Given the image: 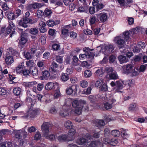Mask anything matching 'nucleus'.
<instances>
[{
  "instance_id": "19",
  "label": "nucleus",
  "mask_w": 147,
  "mask_h": 147,
  "mask_svg": "<svg viewBox=\"0 0 147 147\" xmlns=\"http://www.w3.org/2000/svg\"><path fill=\"white\" fill-rule=\"evenodd\" d=\"M118 59L121 64L125 63L129 61V59L125 56L121 55L118 57Z\"/></svg>"
},
{
  "instance_id": "58",
  "label": "nucleus",
  "mask_w": 147,
  "mask_h": 147,
  "mask_svg": "<svg viewBox=\"0 0 147 147\" xmlns=\"http://www.w3.org/2000/svg\"><path fill=\"white\" fill-rule=\"evenodd\" d=\"M54 21L53 20H49L47 22V25L49 27H52L55 25Z\"/></svg>"
},
{
  "instance_id": "49",
  "label": "nucleus",
  "mask_w": 147,
  "mask_h": 147,
  "mask_svg": "<svg viewBox=\"0 0 147 147\" xmlns=\"http://www.w3.org/2000/svg\"><path fill=\"white\" fill-rule=\"evenodd\" d=\"M72 105L73 107H76L80 106L79 100H74L72 102Z\"/></svg>"
},
{
  "instance_id": "41",
  "label": "nucleus",
  "mask_w": 147,
  "mask_h": 147,
  "mask_svg": "<svg viewBox=\"0 0 147 147\" xmlns=\"http://www.w3.org/2000/svg\"><path fill=\"white\" fill-rule=\"evenodd\" d=\"M123 36H122L123 39H124L125 40H127L129 39L130 38L129 36V33L128 31H125V32H123Z\"/></svg>"
},
{
  "instance_id": "50",
  "label": "nucleus",
  "mask_w": 147,
  "mask_h": 147,
  "mask_svg": "<svg viewBox=\"0 0 147 147\" xmlns=\"http://www.w3.org/2000/svg\"><path fill=\"white\" fill-rule=\"evenodd\" d=\"M80 86L82 88H84L88 86V82L85 80H82L80 83Z\"/></svg>"
},
{
  "instance_id": "42",
  "label": "nucleus",
  "mask_w": 147,
  "mask_h": 147,
  "mask_svg": "<svg viewBox=\"0 0 147 147\" xmlns=\"http://www.w3.org/2000/svg\"><path fill=\"white\" fill-rule=\"evenodd\" d=\"M111 133L112 135L115 137L119 136L121 133L120 131L116 129L112 130Z\"/></svg>"
},
{
  "instance_id": "12",
  "label": "nucleus",
  "mask_w": 147,
  "mask_h": 147,
  "mask_svg": "<svg viewBox=\"0 0 147 147\" xmlns=\"http://www.w3.org/2000/svg\"><path fill=\"white\" fill-rule=\"evenodd\" d=\"M7 54L11 56H16L17 57L19 56L18 53L14 49L10 47L7 50Z\"/></svg>"
},
{
  "instance_id": "2",
  "label": "nucleus",
  "mask_w": 147,
  "mask_h": 147,
  "mask_svg": "<svg viewBox=\"0 0 147 147\" xmlns=\"http://www.w3.org/2000/svg\"><path fill=\"white\" fill-rule=\"evenodd\" d=\"M37 83L36 81L31 82H24L23 83V85L27 89H30L32 90L33 92L35 93L37 92L36 86Z\"/></svg>"
},
{
  "instance_id": "60",
  "label": "nucleus",
  "mask_w": 147,
  "mask_h": 147,
  "mask_svg": "<svg viewBox=\"0 0 147 147\" xmlns=\"http://www.w3.org/2000/svg\"><path fill=\"white\" fill-rule=\"evenodd\" d=\"M100 89L101 91H107L108 90V88L107 85L106 84H104L102 85Z\"/></svg>"
},
{
  "instance_id": "55",
  "label": "nucleus",
  "mask_w": 147,
  "mask_h": 147,
  "mask_svg": "<svg viewBox=\"0 0 147 147\" xmlns=\"http://www.w3.org/2000/svg\"><path fill=\"white\" fill-rule=\"evenodd\" d=\"M38 32L37 29L35 28H32L30 30V33L31 34L35 35L37 34Z\"/></svg>"
},
{
  "instance_id": "29",
  "label": "nucleus",
  "mask_w": 147,
  "mask_h": 147,
  "mask_svg": "<svg viewBox=\"0 0 147 147\" xmlns=\"http://www.w3.org/2000/svg\"><path fill=\"white\" fill-rule=\"evenodd\" d=\"M15 136L16 138L19 139H22V131L20 130H15L14 131Z\"/></svg>"
},
{
  "instance_id": "56",
  "label": "nucleus",
  "mask_w": 147,
  "mask_h": 147,
  "mask_svg": "<svg viewBox=\"0 0 147 147\" xmlns=\"http://www.w3.org/2000/svg\"><path fill=\"white\" fill-rule=\"evenodd\" d=\"M30 74V71L29 70L24 69L21 75L23 76H27Z\"/></svg>"
},
{
  "instance_id": "33",
  "label": "nucleus",
  "mask_w": 147,
  "mask_h": 147,
  "mask_svg": "<svg viewBox=\"0 0 147 147\" xmlns=\"http://www.w3.org/2000/svg\"><path fill=\"white\" fill-rule=\"evenodd\" d=\"M65 126L66 128L67 129H70L74 127L72 122L69 120H67L65 122Z\"/></svg>"
},
{
  "instance_id": "38",
  "label": "nucleus",
  "mask_w": 147,
  "mask_h": 147,
  "mask_svg": "<svg viewBox=\"0 0 147 147\" xmlns=\"http://www.w3.org/2000/svg\"><path fill=\"white\" fill-rule=\"evenodd\" d=\"M106 72L107 74V76L113 72V69L112 67H108L105 68Z\"/></svg>"
},
{
  "instance_id": "6",
  "label": "nucleus",
  "mask_w": 147,
  "mask_h": 147,
  "mask_svg": "<svg viewBox=\"0 0 147 147\" xmlns=\"http://www.w3.org/2000/svg\"><path fill=\"white\" fill-rule=\"evenodd\" d=\"M30 19L29 17H23V20L19 21L18 25L24 28L27 27L28 26V24L30 21Z\"/></svg>"
},
{
  "instance_id": "31",
  "label": "nucleus",
  "mask_w": 147,
  "mask_h": 147,
  "mask_svg": "<svg viewBox=\"0 0 147 147\" xmlns=\"http://www.w3.org/2000/svg\"><path fill=\"white\" fill-rule=\"evenodd\" d=\"M87 9L86 7L79 6L78 8L77 11L80 13L86 12Z\"/></svg>"
},
{
  "instance_id": "61",
  "label": "nucleus",
  "mask_w": 147,
  "mask_h": 147,
  "mask_svg": "<svg viewBox=\"0 0 147 147\" xmlns=\"http://www.w3.org/2000/svg\"><path fill=\"white\" fill-rule=\"evenodd\" d=\"M56 31L54 29H50L48 31V33L49 35L53 36L56 33Z\"/></svg>"
},
{
  "instance_id": "27",
  "label": "nucleus",
  "mask_w": 147,
  "mask_h": 147,
  "mask_svg": "<svg viewBox=\"0 0 147 147\" xmlns=\"http://www.w3.org/2000/svg\"><path fill=\"white\" fill-rule=\"evenodd\" d=\"M22 91V90L20 88L18 87L15 88L13 90V92L14 95L18 96L20 95Z\"/></svg>"
},
{
  "instance_id": "47",
  "label": "nucleus",
  "mask_w": 147,
  "mask_h": 147,
  "mask_svg": "<svg viewBox=\"0 0 147 147\" xmlns=\"http://www.w3.org/2000/svg\"><path fill=\"white\" fill-rule=\"evenodd\" d=\"M95 16H92L90 19V24L91 25L94 24L96 20Z\"/></svg>"
},
{
  "instance_id": "34",
  "label": "nucleus",
  "mask_w": 147,
  "mask_h": 147,
  "mask_svg": "<svg viewBox=\"0 0 147 147\" xmlns=\"http://www.w3.org/2000/svg\"><path fill=\"white\" fill-rule=\"evenodd\" d=\"M108 77L111 79H117L118 78V76L116 72H113L108 76Z\"/></svg>"
},
{
  "instance_id": "17",
  "label": "nucleus",
  "mask_w": 147,
  "mask_h": 147,
  "mask_svg": "<svg viewBox=\"0 0 147 147\" xmlns=\"http://www.w3.org/2000/svg\"><path fill=\"white\" fill-rule=\"evenodd\" d=\"M24 63H21L20 64L18 65L16 68V71L17 74H21L24 69Z\"/></svg>"
},
{
  "instance_id": "4",
  "label": "nucleus",
  "mask_w": 147,
  "mask_h": 147,
  "mask_svg": "<svg viewBox=\"0 0 147 147\" xmlns=\"http://www.w3.org/2000/svg\"><path fill=\"white\" fill-rule=\"evenodd\" d=\"M51 125L48 122H44L41 126V129L43 133L44 136L48 134L50 132V129Z\"/></svg>"
},
{
  "instance_id": "40",
  "label": "nucleus",
  "mask_w": 147,
  "mask_h": 147,
  "mask_svg": "<svg viewBox=\"0 0 147 147\" xmlns=\"http://www.w3.org/2000/svg\"><path fill=\"white\" fill-rule=\"evenodd\" d=\"M92 89L91 87H89L87 89H84L82 92V94L86 95L89 94L91 93Z\"/></svg>"
},
{
  "instance_id": "32",
  "label": "nucleus",
  "mask_w": 147,
  "mask_h": 147,
  "mask_svg": "<svg viewBox=\"0 0 147 147\" xmlns=\"http://www.w3.org/2000/svg\"><path fill=\"white\" fill-rule=\"evenodd\" d=\"M73 61L71 64L74 66L78 65L79 63L78 62L79 60L78 57L76 56H74L73 57Z\"/></svg>"
},
{
  "instance_id": "21",
  "label": "nucleus",
  "mask_w": 147,
  "mask_h": 147,
  "mask_svg": "<svg viewBox=\"0 0 147 147\" xmlns=\"http://www.w3.org/2000/svg\"><path fill=\"white\" fill-rule=\"evenodd\" d=\"M69 130L68 133L67 134L69 137H70L71 138V141L73 140L74 138V136L75 135L76 133V130L73 127L70 129Z\"/></svg>"
},
{
  "instance_id": "39",
  "label": "nucleus",
  "mask_w": 147,
  "mask_h": 147,
  "mask_svg": "<svg viewBox=\"0 0 147 147\" xmlns=\"http://www.w3.org/2000/svg\"><path fill=\"white\" fill-rule=\"evenodd\" d=\"M44 16L48 17L51 16L52 12L51 10L46 8L44 12Z\"/></svg>"
},
{
  "instance_id": "24",
  "label": "nucleus",
  "mask_w": 147,
  "mask_h": 147,
  "mask_svg": "<svg viewBox=\"0 0 147 147\" xmlns=\"http://www.w3.org/2000/svg\"><path fill=\"white\" fill-rule=\"evenodd\" d=\"M101 145H102V143L98 140L91 142L90 144V146L92 147H96Z\"/></svg>"
},
{
  "instance_id": "7",
  "label": "nucleus",
  "mask_w": 147,
  "mask_h": 147,
  "mask_svg": "<svg viewBox=\"0 0 147 147\" xmlns=\"http://www.w3.org/2000/svg\"><path fill=\"white\" fill-rule=\"evenodd\" d=\"M69 137L67 134H63L57 136V139L59 142H62L64 141H71V139Z\"/></svg>"
},
{
  "instance_id": "25",
  "label": "nucleus",
  "mask_w": 147,
  "mask_h": 147,
  "mask_svg": "<svg viewBox=\"0 0 147 147\" xmlns=\"http://www.w3.org/2000/svg\"><path fill=\"white\" fill-rule=\"evenodd\" d=\"M30 74L31 73L33 76H35L38 74V70L35 67H32L30 69Z\"/></svg>"
},
{
  "instance_id": "30",
  "label": "nucleus",
  "mask_w": 147,
  "mask_h": 147,
  "mask_svg": "<svg viewBox=\"0 0 147 147\" xmlns=\"http://www.w3.org/2000/svg\"><path fill=\"white\" fill-rule=\"evenodd\" d=\"M99 137V132L95 133L93 134V136H92L89 134H87L86 135V137L87 139L90 140L92 138V137L95 138H98Z\"/></svg>"
},
{
  "instance_id": "1",
  "label": "nucleus",
  "mask_w": 147,
  "mask_h": 147,
  "mask_svg": "<svg viewBox=\"0 0 147 147\" xmlns=\"http://www.w3.org/2000/svg\"><path fill=\"white\" fill-rule=\"evenodd\" d=\"M93 50L94 49H90L88 47L84 48L83 51L85 52V54H80L79 55L80 59L81 60L84 59H85V57L86 58L90 57L93 58L95 56V54L92 52Z\"/></svg>"
},
{
  "instance_id": "46",
  "label": "nucleus",
  "mask_w": 147,
  "mask_h": 147,
  "mask_svg": "<svg viewBox=\"0 0 147 147\" xmlns=\"http://www.w3.org/2000/svg\"><path fill=\"white\" fill-rule=\"evenodd\" d=\"M44 136L46 139H48L51 141L54 140L55 139V135L53 134H51L49 135L47 134L46 135H44Z\"/></svg>"
},
{
  "instance_id": "18",
  "label": "nucleus",
  "mask_w": 147,
  "mask_h": 147,
  "mask_svg": "<svg viewBox=\"0 0 147 147\" xmlns=\"http://www.w3.org/2000/svg\"><path fill=\"white\" fill-rule=\"evenodd\" d=\"M87 142V140L83 138H79L76 140V143L79 145H85Z\"/></svg>"
},
{
  "instance_id": "22",
  "label": "nucleus",
  "mask_w": 147,
  "mask_h": 147,
  "mask_svg": "<svg viewBox=\"0 0 147 147\" xmlns=\"http://www.w3.org/2000/svg\"><path fill=\"white\" fill-rule=\"evenodd\" d=\"M125 70L124 71L125 74H128L131 72L134 69V66L131 64H128L125 66Z\"/></svg>"
},
{
  "instance_id": "23",
  "label": "nucleus",
  "mask_w": 147,
  "mask_h": 147,
  "mask_svg": "<svg viewBox=\"0 0 147 147\" xmlns=\"http://www.w3.org/2000/svg\"><path fill=\"white\" fill-rule=\"evenodd\" d=\"M71 25L64 26L61 30L62 34L64 35L66 34L69 30V29L71 28Z\"/></svg>"
},
{
  "instance_id": "57",
  "label": "nucleus",
  "mask_w": 147,
  "mask_h": 147,
  "mask_svg": "<svg viewBox=\"0 0 147 147\" xmlns=\"http://www.w3.org/2000/svg\"><path fill=\"white\" fill-rule=\"evenodd\" d=\"M22 13L21 10L18 9H16L15 11V16L16 18H17L19 16H20Z\"/></svg>"
},
{
  "instance_id": "36",
  "label": "nucleus",
  "mask_w": 147,
  "mask_h": 147,
  "mask_svg": "<svg viewBox=\"0 0 147 147\" xmlns=\"http://www.w3.org/2000/svg\"><path fill=\"white\" fill-rule=\"evenodd\" d=\"M60 115L61 116H67L69 115L68 111L67 109L61 110L60 112Z\"/></svg>"
},
{
  "instance_id": "14",
  "label": "nucleus",
  "mask_w": 147,
  "mask_h": 147,
  "mask_svg": "<svg viewBox=\"0 0 147 147\" xmlns=\"http://www.w3.org/2000/svg\"><path fill=\"white\" fill-rule=\"evenodd\" d=\"M5 62L8 65H10L14 62L13 56L6 54L5 59Z\"/></svg>"
},
{
  "instance_id": "51",
  "label": "nucleus",
  "mask_w": 147,
  "mask_h": 147,
  "mask_svg": "<svg viewBox=\"0 0 147 147\" xmlns=\"http://www.w3.org/2000/svg\"><path fill=\"white\" fill-rule=\"evenodd\" d=\"M104 98L105 99H106V101H108L110 102L111 104L112 105L113 103L115 102V100L113 98H111V97H108L106 96V97H104Z\"/></svg>"
},
{
  "instance_id": "62",
  "label": "nucleus",
  "mask_w": 147,
  "mask_h": 147,
  "mask_svg": "<svg viewBox=\"0 0 147 147\" xmlns=\"http://www.w3.org/2000/svg\"><path fill=\"white\" fill-rule=\"evenodd\" d=\"M121 129L122 130L121 131V136L123 137H125V138H128V135L126 133L125 130H124V129L123 128Z\"/></svg>"
},
{
  "instance_id": "52",
  "label": "nucleus",
  "mask_w": 147,
  "mask_h": 147,
  "mask_svg": "<svg viewBox=\"0 0 147 147\" xmlns=\"http://www.w3.org/2000/svg\"><path fill=\"white\" fill-rule=\"evenodd\" d=\"M84 74L86 78H88L91 76L92 74L90 70H87L84 71Z\"/></svg>"
},
{
  "instance_id": "3",
  "label": "nucleus",
  "mask_w": 147,
  "mask_h": 147,
  "mask_svg": "<svg viewBox=\"0 0 147 147\" xmlns=\"http://www.w3.org/2000/svg\"><path fill=\"white\" fill-rule=\"evenodd\" d=\"M78 87L75 85H73L67 88L66 90V93L68 95L72 94L74 96L76 94Z\"/></svg>"
},
{
  "instance_id": "37",
  "label": "nucleus",
  "mask_w": 147,
  "mask_h": 147,
  "mask_svg": "<svg viewBox=\"0 0 147 147\" xmlns=\"http://www.w3.org/2000/svg\"><path fill=\"white\" fill-rule=\"evenodd\" d=\"M105 100L106 102L105 103H104V105L105 109L107 110H108L111 109L112 107V105L111 104L110 102L108 101H106V99Z\"/></svg>"
},
{
  "instance_id": "43",
  "label": "nucleus",
  "mask_w": 147,
  "mask_h": 147,
  "mask_svg": "<svg viewBox=\"0 0 147 147\" xmlns=\"http://www.w3.org/2000/svg\"><path fill=\"white\" fill-rule=\"evenodd\" d=\"M88 99L91 103H94L96 100V96L90 95L88 97Z\"/></svg>"
},
{
  "instance_id": "26",
  "label": "nucleus",
  "mask_w": 147,
  "mask_h": 147,
  "mask_svg": "<svg viewBox=\"0 0 147 147\" xmlns=\"http://www.w3.org/2000/svg\"><path fill=\"white\" fill-rule=\"evenodd\" d=\"M52 66L58 71H61L63 68V67L61 65H58L55 62L52 63Z\"/></svg>"
},
{
  "instance_id": "63",
  "label": "nucleus",
  "mask_w": 147,
  "mask_h": 147,
  "mask_svg": "<svg viewBox=\"0 0 147 147\" xmlns=\"http://www.w3.org/2000/svg\"><path fill=\"white\" fill-rule=\"evenodd\" d=\"M34 64V61L33 60H30L26 61V64L28 66L31 67Z\"/></svg>"
},
{
  "instance_id": "48",
  "label": "nucleus",
  "mask_w": 147,
  "mask_h": 147,
  "mask_svg": "<svg viewBox=\"0 0 147 147\" xmlns=\"http://www.w3.org/2000/svg\"><path fill=\"white\" fill-rule=\"evenodd\" d=\"M76 108L75 110V113L77 114L80 115L82 112L83 106H82V107H79Z\"/></svg>"
},
{
  "instance_id": "53",
  "label": "nucleus",
  "mask_w": 147,
  "mask_h": 147,
  "mask_svg": "<svg viewBox=\"0 0 147 147\" xmlns=\"http://www.w3.org/2000/svg\"><path fill=\"white\" fill-rule=\"evenodd\" d=\"M118 140L116 138L112 139L110 141V144L112 146H115L118 142Z\"/></svg>"
},
{
  "instance_id": "15",
  "label": "nucleus",
  "mask_w": 147,
  "mask_h": 147,
  "mask_svg": "<svg viewBox=\"0 0 147 147\" xmlns=\"http://www.w3.org/2000/svg\"><path fill=\"white\" fill-rule=\"evenodd\" d=\"M39 114V111L38 109H33L29 111L28 114L30 117L31 118L34 117L36 115Z\"/></svg>"
},
{
  "instance_id": "28",
  "label": "nucleus",
  "mask_w": 147,
  "mask_h": 147,
  "mask_svg": "<svg viewBox=\"0 0 147 147\" xmlns=\"http://www.w3.org/2000/svg\"><path fill=\"white\" fill-rule=\"evenodd\" d=\"M54 86V84L52 82L47 83L45 86V88L46 90H50L52 89Z\"/></svg>"
},
{
  "instance_id": "64",
  "label": "nucleus",
  "mask_w": 147,
  "mask_h": 147,
  "mask_svg": "<svg viewBox=\"0 0 147 147\" xmlns=\"http://www.w3.org/2000/svg\"><path fill=\"white\" fill-rule=\"evenodd\" d=\"M53 48L54 50L57 51L60 49V46L59 44L56 43H54L52 45Z\"/></svg>"
},
{
  "instance_id": "10",
  "label": "nucleus",
  "mask_w": 147,
  "mask_h": 147,
  "mask_svg": "<svg viewBox=\"0 0 147 147\" xmlns=\"http://www.w3.org/2000/svg\"><path fill=\"white\" fill-rule=\"evenodd\" d=\"M97 20L100 19L102 22H105L107 19L108 16L107 14L105 13H101L96 15Z\"/></svg>"
},
{
  "instance_id": "35",
  "label": "nucleus",
  "mask_w": 147,
  "mask_h": 147,
  "mask_svg": "<svg viewBox=\"0 0 147 147\" xmlns=\"http://www.w3.org/2000/svg\"><path fill=\"white\" fill-rule=\"evenodd\" d=\"M69 79V77L67 74L62 73L61 75V79L63 81L65 82Z\"/></svg>"
},
{
  "instance_id": "20",
  "label": "nucleus",
  "mask_w": 147,
  "mask_h": 147,
  "mask_svg": "<svg viewBox=\"0 0 147 147\" xmlns=\"http://www.w3.org/2000/svg\"><path fill=\"white\" fill-rule=\"evenodd\" d=\"M104 68L102 67L99 68L95 72V76L97 77H102L104 72Z\"/></svg>"
},
{
  "instance_id": "59",
  "label": "nucleus",
  "mask_w": 147,
  "mask_h": 147,
  "mask_svg": "<svg viewBox=\"0 0 147 147\" xmlns=\"http://www.w3.org/2000/svg\"><path fill=\"white\" fill-rule=\"evenodd\" d=\"M41 138V134H40V133L38 131L37 132L34 136V139L35 140H40Z\"/></svg>"
},
{
  "instance_id": "8",
  "label": "nucleus",
  "mask_w": 147,
  "mask_h": 147,
  "mask_svg": "<svg viewBox=\"0 0 147 147\" xmlns=\"http://www.w3.org/2000/svg\"><path fill=\"white\" fill-rule=\"evenodd\" d=\"M21 37L19 40V44L24 45L27 41V34L22 31L21 33Z\"/></svg>"
},
{
  "instance_id": "13",
  "label": "nucleus",
  "mask_w": 147,
  "mask_h": 147,
  "mask_svg": "<svg viewBox=\"0 0 147 147\" xmlns=\"http://www.w3.org/2000/svg\"><path fill=\"white\" fill-rule=\"evenodd\" d=\"M123 87V85L120 81H117L116 86L115 87L114 89L115 92V93H121L122 92L120 91V90H121Z\"/></svg>"
},
{
  "instance_id": "5",
  "label": "nucleus",
  "mask_w": 147,
  "mask_h": 147,
  "mask_svg": "<svg viewBox=\"0 0 147 147\" xmlns=\"http://www.w3.org/2000/svg\"><path fill=\"white\" fill-rule=\"evenodd\" d=\"M114 41L120 49L124 46V44L125 42L123 37L121 36H117L115 37L114 38Z\"/></svg>"
},
{
  "instance_id": "16",
  "label": "nucleus",
  "mask_w": 147,
  "mask_h": 147,
  "mask_svg": "<svg viewBox=\"0 0 147 147\" xmlns=\"http://www.w3.org/2000/svg\"><path fill=\"white\" fill-rule=\"evenodd\" d=\"M5 16L9 20H13L16 18L15 14L13 12L6 11L5 13Z\"/></svg>"
},
{
  "instance_id": "54",
  "label": "nucleus",
  "mask_w": 147,
  "mask_h": 147,
  "mask_svg": "<svg viewBox=\"0 0 147 147\" xmlns=\"http://www.w3.org/2000/svg\"><path fill=\"white\" fill-rule=\"evenodd\" d=\"M102 84V80L101 79H99L96 82L95 85V87L97 88H100Z\"/></svg>"
},
{
  "instance_id": "45",
  "label": "nucleus",
  "mask_w": 147,
  "mask_h": 147,
  "mask_svg": "<svg viewBox=\"0 0 147 147\" xmlns=\"http://www.w3.org/2000/svg\"><path fill=\"white\" fill-rule=\"evenodd\" d=\"M42 75L45 79L47 80L50 76V73L47 71H45L42 73Z\"/></svg>"
},
{
  "instance_id": "9",
  "label": "nucleus",
  "mask_w": 147,
  "mask_h": 147,
  "mask_svg": "<svg viewBox=\"0 0 147 147\" xmlns=\"http://www.w3.org/2000/svg\"><path fill=\"white\" fill-rule=\"evenodd\" d=\"M114 49V47L112 44H109L105 47L104 49V52L106 54H109L113 52V51Z\"/></svg>"
},
{
  "instance_id": "44",
  "label": "nucleus",
  "mask_w": 147,
  "mask_h": 147,
  "mask_svg": "<svg viewBox=\"0 0 147 147\" xmlns=\"http://www.w3.org/2000/svg\"><path fill=\"white\" fill-rule=\"evenodd\" d=\"M122 83L125 85H127L130 86L132 84V80H125L121 81Z\"/></svg>"
},
{
  "instance_id": "11",
  "label": "nucleus",
  "mask_w": 147,
  "mask_h": 147,
  "mask_svg": "<svg viewBox=\"0 0 147 147\" xmlns=\"http://www.w3.org/2000/svg\"><path fill=\"white\" fill-rule=\"evenodd\" d=\"M94 125H95L98 127H100L105 125V123L102 120L95 119L93 121Z\"/></svg>"
}]
</instances>
